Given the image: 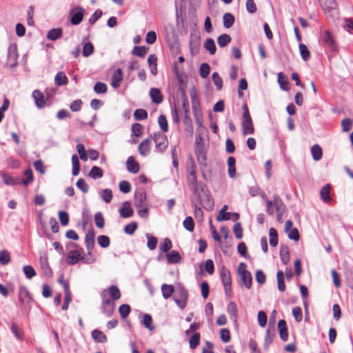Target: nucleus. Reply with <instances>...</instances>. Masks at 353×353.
Segmentation results:
<instances>
[{
	"label": "nucleus",
	"mask_w": 353,
	"mask_h": 353,
	"mask_svg": "<svg viewBox=\"0 0 353 353\" xmlns=\"http://www.w3.org/2000/svg\"><path fill=\"white\" fill-rule=\"evenodd\" d=\"M55 83L59 86L65 85L68 83V79L63 72H58L55 76Z\"/></svg>",
	"instance_id": "obj_37"
},
{
	"label": "nucleus",
	"mask_w": 353,
	"mask_h": 353,
	"mask_svg": "<svg viewBox=\"0 0 353 353\" xmlns=\"http://www.w3.org/2000/svg\"><path fill=\"white\" fill-rule=\"evenodd\" d=\"M19 301L22 307L26 310H30L33 299L30 292L25 286L21 285L19 288Z\"/></svg>",
	"instance_id": "obj_2"
},
{
	"label": "nucleus",
	"mask_w": 353,
	"mask_h": 353,
	"mask_svg": "<svg viewBox=\"0 0 353 353\" xmlns=\"http://www.w3.org/2000/svg\"><path fill=\"white\" fill-rule=\"evenodd\" d=\"M196 202L203 207L208 211H212L214 207L213 197L209 192H204L201 194L199 191L196 195H194Z\"/></svg>",
	"instance_id": "obj_1"
},
{
	"label": "nucleus",
	"mask_w": 353,
	"mask_h": 353,
	"mask_svg": "<svg viewBox=\"0 0 353 353\" xmlns=\"http://www.w3.org/2000/svg\"><path fill=\"white\" fill-rule=\"evenodd\" d=\"M32 97L34 98L35 101V104L37 108H43L46 105V100L44 95L43 93L39 90H35L32 92Z\"/></svg>",
	"instance_id": "obj_15"
},
{
	"label": "nucleus",
	"mask_w": 353,
	"mask_h": 353,
	"mask_svg": "<svg viewBox=\"0 0 353 353\" xmlns=\"http://www.w3.org/2000/svg\"><path fill=\"white\" fill-rule=\"evenodd\" d=\"M278 330L281 339L283 341H287L288 339V330L286 321L284 319H281L278 323Z\"/></svg>",
	"instance_id": "obj_14"
},
{
	"label": "nucleus",
	"mask_w": 353,
	"mask_h": 353,
	"mask_svg": "<svg viewBox=\"0 0 353 353\" xmlns=\"http://www.w3.org/2000/svg\"><path fill=\"white\" fill-rule=\"evenodd\" d=\"M105 290L106 292H108L109 296H110L111 299L114 301L119 299L121 296V292L117 285H112L108 288Z\"/></svg>",
	"instance_id": "obj_27"
},
{
	"label": "nucleus",
	"mask_w": 353,
	"mask_h": 353,
	"mask_svg": "<svg viewBox=\"0 0 353 353\" xmlns=\"http://www.w3.org/2000/svg\"><path fill=\"white\" fill-rule=\"evenodd\" d=\"M330 189L331 185L330 184H326L321 188L320 191L321 198L325 203L331 201V197L330 196Z\"/></svg>",
	"instance_id": "obj_32"
},
{
	"label": "nucleus",
	"mask_w": 353,
	"mask_h": 353,
	"mask_svg": "<svg viewBox=\"0 0 353 353\" xmlns=\"http://www.w3.org/2000/svg\"><path fill=\"white\" fill-rule=\"evenodd\" d=\"M188 182L194 195H196L199 190V185L197 182L196 168L194 163H192V166L188 168Z\"/></svg>",
	"instance_id": "obj_4"
},
{
	"label": "nucleus",
	"mask_w": 353,
	"mask_h": 353,
	"mask_svg": "<svg viewBox=\"0 0 353 353\" xmlns=\"http://www.w3.org/2000/svg\"><path fill=\"white\" fill-rule=\"evenodd\" d=\"M23 271L27 279H30L36 275L34 269L31 265H25L23 268Z\"/></svg>",
	"instance_id": "obj_64"
},
{
	"label": "nucleus",
	"mask_w": 353,
	"mask_h": 353,
	"mask_svg": "<svg viewBox=\"0 0 353 353\" xmlns=\"http://www.w3.org/2000/svg\"><path fill=\"white\" fill-rule=\"evenodd\" d=\"M146 201V194L143 189L137 190L134 193V205L137 208H141L147 205L145 202Z\"/></svg>",
	"instance_id": "obj_8"
},
{
	"label": "nucleus",
	"mask_w": 353,
	"mask_h": 353,
	"mask_svg": "<svg viewBox=\"0 0 353 353\" xmlns=\"http://www.w3.org/2000/svg\"><path fill=\"white\" fill-rule=\"evenodd\" d=\"M183 227L189 232L194 229V222L191 216H187L183 222Z\"/></svg>",
	"instance_id": "obj_59"
},
{
	"label": "nucleus",
	"mask_w": 353,
	"mask_h": 353,
	"mask_svg": "<svg viewBox=\"0 0 353 353\" xmlns=\"http://www.w3.org/2000/svg\"><path fill=\"white\" fill-rule=\"evenodd\" d=\"M275 204L277 221L279 223H282L283 221L284 214L286 212V206L282 200L279 199H277Z\"/></svg>",
	"instance_id": "obj_13"
},
{
	"label": "nucleus",
	"mask_w": 353,
	"mask_h": 353,
	"mask_svg": "<svg viewBox=\"0 0 353 353\" xmlns=\"http://www.w3.org/2000/svg\"><path fill=\"white\" fill-rule=\"evenodd\" d=\"M204 48L212 55L214 54L216 51V47L214 41L212 38H208L203 44Z\"/></svg>",
	"instance_id": "obj_34"
},
{
	"label": "nucleus",
	"mask_w": 353,
	"mask_h": 353,
	"mask_svg": "<svg viewBox=\"0 0 353 353\" xmlns=\"http://www.w3.org/2000/svg\"><path fill=\"white\" fill-rule=\"evenodd\" d=\"M10 261V256L9 252L3 250L0 251V264L2 265H5L8 264Z\"/></svg>",
	"instance_id": "obj_57"
},
{
	"label": "nucleus",
	"mask_w": 353,
	"mask_h": 353,
	"mask_svg": "<svg viewBox=\"0 0 353 353\" xmlns=\"http://www.w3.org/2000/svg\"><path fill=\"white\" fill-rule=\"evenodd\" d=\"M143 127L140 123H136L132 125V134L137 137H140L143 133Z\"/></svg>",
	"instance_id": "obj_63"
},
{
	"label": "nucleus",
	"mask_w": 353,
	"mask_h": 353,
	"mask_svg": "<svg viewBox=\"0 0 353 353\" xmlns=\"http://www.w3.org/2000/svg\"><path fill=\"white\" fill-rule=\"evenodd\" d=\"M121 217L127 219L131 217L134 214V210L131 207L129 201L123 203L122 207L119 210Z\"/></svg>",
	"instance_id": "obj_12"
},
{
	"label": "nucleus",
	"mask_w": 353,
	"mask_h": 353,
	"mask_svg": "<svg viewBox=\"0 0 353 353\" xmlns=\"http://www.w3.org/2000/svg\"><path fill=\"white\" fill-rule=\"evenodd\" d=\"M153 139V136L150 135L147 139L143 140L139 145V152L142 156H147L150 151L151 141Z\"/></svg>",
	"instance_id": "obj_10"
},
{
	"label": "nucleus",
	"mask_w": 353,
	"mask_h": 353,
	"mask_svg": "<svg viewBox=\"0 0 353 353\" xmlns=\"http://www.w3.org/2000/svg\"><path fill=\"white\" fill-rule=\"evenodd\" d=\"M220 275L223 284L232 283L230 272L226 267L222 266Z\"/></svg>",
	"instance_id": "obj_35"
},
{
	"label": "nucleus",
	"mask_w": 353,
	"mask_h": 353,
	"mask_svg": "<svg viewBox=\"0 0 353 353\" xmlns=\"http://www.w3.org/2000/svg\"><path fill=\"white\" fill-rule=\"evenodd\" d=\"M323 43L328 47L332 51L334 52L337 49V45L330 31L325 30L322 36Z\"/></svg>",
	"instance_id": "obj_7"
},
{
	"label": "nucleus",
	"mask_w": 353,
	"mask_h": 353,
	"mask_svg": "<svg viewBox=\"0 0 353 353\" xmlns=\"http://www.w3.org/2000/svg\"><path fill=\"white\" fill-rule=\"evenodd\" d=\"M142 323L149 330H153L154 329V326L152 325V318L148 314H143Z\"/></svg>",
	"instance_id": "obj_49"
},
{
	"label": "nucleus",
	"mask_w": 353,
	"mask_h": 353,
	"mask_svg": "<svg viewBox=\"0 0 353 353\" xmlns=\"http://www.w3.org/2000/svg\"><path fill=\"white\" fill-rule=\"evenodd\" d=\"M269 236H270V245L272 247H275L278 244V234L277 231L275 228H271L269 230Z\"/></svg>",
	"instance_id": "obj_42"
},
{
	"label": "nucleus",
	"mask_w": 353,
	"mask_h": 353,
	"mask_svg": "<svg viewBox=\"0 0 353 353\" xmlns=\"http://www.w3.org/2000/svg\"><path fill=\"white\" fill-rule=\"evenodd\" d=\"M81 260H84V256H81L79 250H71L67 254V263L69 265H74Z\"/></svg>",
	"instance_id": "obj_11"
},
{
	"label": "nucleus",
	"mask_w": 353,
	"mask_h": 353,
	"mask_svg": "<svg viewBox=\"0 0 353 353\" xmlns=\"http://www.w3.org/2000/svg\"><path fill=\"white\" fill-rule=\"evenodd\" d=\"M152 141L155 143L156 151L163 152L168 146V140L167 136L162 132L154 133Z\"/></svg>",
	"instance_id": "obj_3"
},
{
	"label": "nucleus",
	"mask_w": 353,
	"mask_h": 353,
	"mask_svg": "<svg viewBox=\"0 0 353 353\" xmlns=\"http://www.w3.org/2000/svg\"><path fill=\"white\" fill-rule=\"evenodd\" d=\"M166 258L168 263H179L181 261V256L176 250H172L166 254Z\"/></svg>",
	"instance_id": "obj_22"
},
{
	"label": "nucleus",
	"mask_w": 353,
	"mask_h": 353,
	"mask_svg": "<svg viewBox=\"0 0 353 353\" xmlns=\"http://www.w3.org/2000/svg\"><path fill=\"white\" fill-rule=\"evenodd\" d=\"M242 131L243 135L252 134L254 132V128L252 120H243L242 122Z\"/></svg>",
	"instance_id": "obj_26"
},
{
	"label": "nucleus",
	"mask_w": 353,
	"mask_h": 353,
	"mask_svg": "<svg viewBox=\"0 0 353 353\" xmlns=\"http://www.w3.org/2000/svg\"><path fill=\"white\" fill-rule=\"evenodd\" d=\"M277 286L280 292L285 290V275L282 270H279L276 273Z\"/></svg>",
	"instance_id": "obj_33"
},
{
	"label": "nucleus",
	"mask_w": 353,
	"mask_h": 353,
	"mask_svg": "<svg viewBox=\"0 0 353 353\" xmlns=\"http://www.w3.org/2000/svg\"><path fill=\"white\" fill-rule=\"evenodd\" d=\"M126 166L128 170L133 174L139 172L140 170L139 164L134 160V158L132 156H130L127 159Z\"/></svg>",
	"instance_id": "obj_18"
},
{
	"label": "nucleus",
	"mask_w": 353,
	"mask_h": 353,
	"mask_svg": "<svg viewBox=\"0 0 353 353\" xmlns=\"http://www.w3.org/2000/svg\"><path fill=\"white\" fill-rule=\"evenodd\" d=\"M200 76L203 79H205L208 77L210 72V67L208 63H203L200 65L199 68Z\"/></svg>",
	"instance_id": "obj_51"
},
{
	"label": "nucleus",
	"mask_w": 353,
	"mask_h": 353,
	"mask_svg": "<svg viewBox=\"0 0 353 353\" xmlns=\"http://www.w3.org/2000/svg\"><path fill=\"white\" fill-rule=\"evenodd\" d=\"M23 174L26 176V178L22 179L21 181L20 180V182L23 185L26 186L29 183H32L34 179L32 170L30 168H28L24 171Z\"/></svg>",
	"instance_id": "obj_45"
},
{
	"label": "nucleus",
	"mask_w": 353,
	"mask_h": 353,
	"mask_svg": "<svg viewBox=\"0 0 353 353\" xmlns=\"http://www.w3.org/2000/svg\"><path fill=\"white\" fill-rule=\"evenodd\" d=\"M319 1L321 7L325 12H330L337 7V3L334 0H319Z\"/></svg>",
	"instance_id": "obj_17"
},
{
	"label": "nucleus",
	"mask_w": 353,
	"mask_h": 353,
	"mask_svg": "<svg viewBox=\"0 0 353 353\" xmlns=\"http://www.w3.org/2000/svg\"><path fill=\"white\" fill-rule=\"evenodd\" d=\"M107 85L102 82H97L94 86V91L97 94H105L107 92Z\"/></svg>",
	"instance_id": "obj_55"
},
{
	"label": "nucleus",
	"mask_w": 353,
	"mask_h": 353,
	"mask_svg": "<svg viewBox=\"0 0 353 353\" xmlns=\"http://www.w3.org/2000/svg\"><path fill=\"white\" fill-rule=\"evenodd\" d=\"M94 52V46L90 42L85 43L83 47V55L85 57L90 56Z\"/></svg>",
	"instance_id": "obj_62"
},
{
	"label": "nucleus",
	"mask_w": 353,
	"mask_h": 353,
	"mask_svg": "<svg viewBox=\"0 0 353 353\" xmlns=\"http://www.w3.org/2000/svg\"><path fill=\"white\" fill-rule=\"evenodd\" d=\"M148 239L147 246L150 250H153L156 248L157 245V238L150 235V234H146Z\"/></svg>",
	"instance_id": "obj_58"
},
{
	"label": "nucleus",
	"mask_w": 353,
	"mask_h": 353,
	"mask_svg": "<svg viewBox=\"0 0 353 353\" xmlns=\"http://www.w3.org/2000/svg\"><path fill=\"white\" fill-rule=\"evenodd\" d=\"M3 181L5 184L8 185H14L20 183V179L14 178L7 174H3Z\"/></svg>",
	"instance_id": "obj_50"
},
{
	"label": "nucleus",
	"mask_w": 353,
	"mask_h": 353,
	"mask_svg": "<svg viewBox=\"0 0 353 353\" xmlns=\"http://www.w3.org/2000/svg\"><path fill=\"white\" fill-rule=\"evenodd\" d=\"M183 112V123L185 125V131L190 134H192L193 133V126H192V119L189 115V112Z\"/></svg>",
	"instance_id": "obj_25"
},
{
	"label": "nucleus",
	"mask_w": 353,
	"mask_h": 353,
	"mask_svg": "<svg viewBox=\"0 0 353 353\" xmlns=\"http://www.w3.org/2000/svg\"><path fill=\"white\" fill-rule=\"evenodd\" d=\"M280 256L282 263L286 265L290 259V250L288 246L282 245L280 248Z\"/></svg>",
	"instance_id": "obj_29"
},
{
	"label": "nucleus",
	"mask_w": 353,
	"mask_h": 353,
	"mask_svg": "<svg viewBox=\"0 0 353 353\" xmlns=\"http://www.w3.org/2000/svg\"><path fill=\"white\" fill-rule=\"evenodd\" d=\"M103 175V173L102 170L96 165L93 166L91 168L90 172L89 173V176L94 179L101 178Z\"/></svg>",
	"instance_id": "obj_47"
},
{
	"label": "nucleus",
	"mask_w": 353,
	"mask_h": 353,
	"mask_svg": "<svg viewBox=\"0 0 353 353\" xmlns=\"http://www.w3.org/2000/svg\"><path fill=\"white\" fill-rule=\"evenodd\" d=\"M300 54L301 56V58L305 61H308L310 59V52L308 50L307 47L304 44L301 43L299 46Z\"/></svg>",
	"instance_id": "obj_41"
},
{
	"label": "nucleus",
	"mask_w": 353,
	"mask_h": 353,
	"mask_svg": "<svg viewBox=\"0 0 353 353\" xmlns=\"http://www.w3.org/2000/svg\"><path fill=\"white\" fill-rule=\"evenodd\" d=\"M227 311L230 316L231 319L233 322L237 323V307L236 304L234 301H230L227 307Z\"/></svg>",
	"instance_id": "obj_23"
},
{
	"label": "nucleus",
	"mask_w": 353,
	"mask_h": 353,
	"mask_svg": "<svg viewBox=\"0 0 353 353\" xmlns=\"http://www.w3.org/2000/svg\"><path fill=\"white\" fill-rule=\"evenodd\" d=\"M62 34L63 30L61 28H53L48 31L46 37L49 40L55 41L61 37Z\"/></svg>",
	"instance_id": "obj_30"
},
{
	"label": "nucleus",
	"mask_w": 353,
	"mask_h": 353,
	"mask_svg": "<svg viewBox=\"0 0 353 353\" xmlns=\"http://www.w3.org/2000/svg\"><path fill=\"white\" fill-rule=\"evenodd\" d=\"M158 123L162 132H166L168 130V123L165 115L161 114L158 118Z\"/></svg>",
	"instance_id": "obj_48"
},
{
	"label": "nucleus",
	"mask_w": 353,
	"mask_h": 353,
	"mask_svg": "<svg viewBox=\"0 0 353 353\" xmlns=\"http://www.w3.org/2000/svg\"><path fill=\"white\" fill-rule=\"evenodd\" d=\"M161 291L163 298L168 299L172 296L174 289L173 285L164 283L161 286Z\"/></svg>",
	"instance_id": "obj_38"
},
{
	"label": "nucleus",
	"mask_w": 353,
	"mask_h": 353,
	"mask_svg": "<svg viewBox=\"0 0 353 353\" xmlns=\"http://www.w3.org/2000/svg\"><path fill=\"white\" fill-rule=\"evenodd\" d=\"M134 117L137 121L146 119L148 117V112L144 109H137L134 112Z\"/></svg>",
	"instance_id": "obj_54"
},
{
	"label": "nucleus",
	"mask_w": 353,
	"mask_h": 353,
	"mask_svg": "<svg viewBox=\"0 0 353 353\" xmlns=\"http://www.w3.org/2000/svg\"><path fill=\"white\" fill-rule=\"evenodd\" d=\"M223 26L225 28H230L233 26L235 19L234 17L231 13L228 12L224 14L223 17Z\"/></svg>",
	"instance_id": "obj_40"
},
{
	"label": "nucleus",
	"mask_w": 353,
	"mask_h": 353,
	"mask_svg": "<svg viewBox=\"0 0 353 353\" xmlns=\"http://www.w3.org/2000/svg\"><path fill=\"white\" fill-rule=\"evenodd\" d=\"M231 39V37L229 34H223L218 37L217 43L219 47L223 48L230 43Z\"/></svg>",
	"instance_id": "obj_43"
},
{
	"label": "nucleus",
	"mask_w": 353,
	"mask_h": 353,
	"mask_svg": "<svg viewBox=\"0 0 353 353\" xmlns=\"http://www.w3.org/2000/svg\"><path fill=\"white\" fill-rule=\"evenodd\" d=\"M85 243L89 255H91V252L94 248L95 245V232L94 230L90 229L85 237Z\"/></svg>",
	"instance_id": "obj_9"
},
{
	"label": "nucleus",
	"mask_w": 353,
	"mask_h": 353,
	"mask_svg": "<svg viewBox=\"0 0 353 353\" xmlns=\"http://www.w3.org/2000/svg\"><path fill=\"white\" fill-rule=\"evenodd\" d=\"M148 48L145 46H134L132 53L134 55L143 58L148 52Z\"/></svg>",
	"instance_id": "obj_44"
},
{
	"label": "nucleus",
	"mask_w": 353,
	"mask_h": 353,
	"mask_svg": "<svg viewBox=\"0 0 353 353\" xmlns=\"http://www.w3.org/2000/svg\"><path fill=\"white\" fill-rule=\"evenodd\" d=\"M312 158L315 161H319L322 158L323 152L321 148L318 145H314L311 148Z\"/></svg>",
	"instance_id": "obj_39"
},
{
	"label": "nucleus",
	"mask_w": 353,
	"mask_h": 353,
	"mask_svg": "<svg viewBox=\"0 0 353 353\" xmlns=\"http://www.w3.org/2000/svg\"><path fill=\"white\" fill-rule=\"evenodd\" d=\"M236 159L233 157H229L228 159V175L231 178H234L236 174L235 167Z\"/></svg>",
	"instance_id": "obj_36"
},
{
	"label": "nucleus",
	"mask_w": 353,
	"mask_h": 353,
	"mask_svg": "<svg viewBox=\"0 0 353 353\" xmlns=\"http://www.w3.org/2000/svg\"><path fill=\"white\" fill-rule=\"evenodd\" d=\"M190 97L193 110H200V103L196 92L192 91L190 92Z\"/></svg>",
	"instance_id": "obj_53"
},
{
	"label": "nucleus",
	"mask_w": 353,
	"mask_h": 353,
	"mask_svg": "<svg viewBox=\"0 0 353 353\" xmlns=\"http://www.w3.org/2000/svg\"><path fill=\"white\" fill-rule=\"evenodd\" d=\"M123 80V72L121 68L117 69L114 72L112 78L111 85L114 88H119L120 83Z\"/></svg>",
	"instance_id": "obj_19"
},
{
	"label": "nucleus",
	"mask_w": 353,
	"mask_h": 353,
	"mask_svg": "<svg viewBox=\"0 0 353 353\" xmlns=\"http://www.w3.org/2000/svg\"><path fill=\"white\" fill-rule=\"evenodd\" d=\"M201 335L199 332H195L191 336L189 341L190 347L194 350L200 343Z\"/></svg>",
	"instance_id": "obj_46"
},
{
	"label": "nucleus",
	"mask_w": 353,
	"mask_h": 353,
	"mask_svg": "<svg viewBox=\"0 0 353 353\" xmlns=\"http://www.w3.org/2000/svg\"><path fill=\"white\" fill-rule=\"evenodd\" d=\"M277 81L281 90L287 91L290 89L288 86L289 82L288 80V77L283 72H279Z\"/></svg>",
	"instance_id": "obj_31"
},
{
	"label": "nucleus",
	"mask_w": 353,
	"mask_h": 353,
	"mask_svg": "<svg viewBox=\"0 0 353 353\" xmlns=\"http://www.w3.org/2000/svg\"><path fill=\"white\" fill-rule=\"evenodd\" d=\"M172 243L171 240L169 238H165L163 240V243L160 245L159 250L163 252H168V251L172 248Z\"/></svg>",
	"instance_id": "obj_61"
},
{
	"label": "nucleus",
	"mask_w": 353,
	"mask_h": 353,
	"mask_svg": "<svg viewBox=\"0 0 353 353\" xmlns=\"http://www.w3.org/2000/svg\"><path fill=\"white\" fill-rule=\"evenodd\" d=\"M115 309L114 301L111 299L101 300V311L107 317L112 316Z\"/></svg>",
	"instance_id": "obj_6"
},
{
	"label": "nucleus",
	"mask_w": 353,
	"mask_h": 353,
	"mask_svg": "<svg viewBox=\"0 0 353 353\" xmlns=\"http://www.w3.org/2000/svg\"><path fill=\"white\" fill-rule=\"evenodd\" d=\"M212 79L216 87L217 90H221L223 88V80L218 72H214L212 74Z\"/></svg>",
	"instance_id": "obj_52"
},
{
	"label": "nucleus",
	"mask_w": 353,
	"mask_h": 353,
	"mask_svg": "<svg viewBox=\"0 0 353 353\" xmlns=\"http://www.w3.org/2000/svg\"><path fill=\"white\" fill-rule=\"evenodd\" d=\"M150 96L151 97V100L154 103L159 104L163 100V95L159 89L156 88H152L150 90Z\"/></svg>",
	"instance_id": "obj_20"
},
{
	"label": "nucleus",
	"mask_w": 353,
	"mask_h": 353,
	"mask_svg": "<svg viewBox=\"0 0 353 353\" xmlns=\"http://www.w3.org/2000/svg\"><path fill=\"white\" fill-rule=\"evenodd\" d=\"M275 336V332L274 328L268 327L265 332V336L264 339V347L268 349L270 345L273 341Z\"/></svg>",
	"instance_id": "obj_24"
},
{
	"label": "nucleus",
	"mask_w": 353,
	"mask_h": 353,
	"mask_svg": "<svg viewBox=\"0 0 353 353\" xmlns=\"http://www.w3.org/2000/svg\"><path fill=\"white\" fill-rule=\"evenodd\" d=\"M92 337L97 343H104L108 341L107 336L103 332L99 330H94L91 333Z\"/></svg>",
	"instance_id": "obj_28"
},
{
	"label": "nucleus",
	"mask_w": 353,
	"mask_h": 353,
	"mask_svg": "<svg viewBox=\"0 0 353 353\" xmlns=\"http://www.w3.org/2000/svg\"><path fill=\"white\" fill-rule=\"evenodd\" d=\"M131 307L128 304H122L119 308V312L121 318H126L130 313Z\"/></svg>",
	"instance_id": "obj_56"
},
{
	"label": "nucleus",
	"mask_w": 353,
	"mask_h": 353,
	"mask_svg": "<svg viewBox=\"0 0 353 353\" xmlns=\"http://www.w3.org/2000/svg\"><path fill=\"white\" fill-rule=\"evenodd\" d=\"M40 265L42 269L44 274L47 276H52V270L50 267L48 257L47 256H41L40 257Z\"/></svg>",
	"instance_id": "obj_21"
},
{
	"label": "nucleus",
	"mask_w": 353,
	"mask_h": 353,
	"mask_svg": "<svg viewBox=\"0 0 353 353\" xmlns=\"http://www.w3.org/2000/svg\"><path fill=\"white\" fill-rule=\"evenodd\" d=\"M97 242L103 248H108L110 243V238L106 235L99 236L97 237Z\"/></svg>",
	"instance_id": "obj_60"
},
{
	"label": "nucleus",
	"mask_w": 353,
	"mask_h": 353,
	"mask_svg": "<svg viewBox=\"0 0 353 353\" xmlns=\"http://www.w3.org/2000/svg\"><path fill=\"white\" fill-rule=\"evenodd\" d=\"M84 12V8L81 6L72 8L70 12V23L74 26L79 25L83 19Z\"/></svg>",
	"instance_id": "obj_5"
},
{
	"label": "nucleus",
	"mask_w": 353,
	"mask_h": 353,
	"mask_svg": "<svg viewBox=\"0 0 353 353\" xmlns=\"http://www.w3.org/2000/svg\"><path fill=\"white\" fill-rule=\"evenodd\" d=\"M241 277L240 285L241 286L244 285L246 288L250 289L252 284V277L251 273L248 272H243L239 275Z\"/></svg>",
	"instance_id": "obj_16"
}]
</instances>
